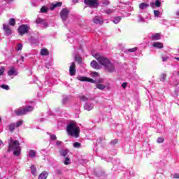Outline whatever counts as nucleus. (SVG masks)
I'll use <instances>...</instances> for the list:
<instances>
[{"instance_id":"14","label":"nucleus","mask_w":179,"mask_h":179,"mask_svg":"<svg viewBox=\"0 0 179 179\" xmlns=\"http://www.w3.org/2000/svg\"><path fill=\"white\" fill-rule=\"evenodd\" d=\"M47 177H48V173L44 171L39 175L38 179H47Z\"/></svg>"},{"instance_id":"34","label":"nucleus","mask_w":179,"mask_h":179,"mask_svg":"<svg viewBox=\"0 0 179 179\" xmlns=\"http://www.w3.org/2000/svg\"><path fill=\"white\" fill-rule=\"evenodd\" d=\"M157 143H163L164 142V138H163L162 137H159L157 139Z\"/></svg>"},{"instance_id":"17","label":"nucleus","mask_w":179,"mask_h":179,"mask_svg":"<svg viewBox=\"0 0 179 179\" xmlns=\"http://www.w3.org/2000/svg\"><path fill=\"white\" fill-rule=\"evenodd\" d=\"M31 173H32L33 176H37V168H36V166L32 165L31 166Z\"/></svg>"},{"instance_id":"47","label":"nucleus","mask_w":179,"mask_h":179,"mask_svg":"<svg viewBox=\"0 0 179 179\" xmlns=\"http://www.w3.org/2000/svg\"><path fill=\"white\" fill-rule=\"evenodd\" d=\"M87 82H90V83H96V81L90 78H88Z\"/></svg>"},{"instance_id":"49","label":"nucleus","mask_w":179,"mask_h":179,"mask_svg":"<svg viewBox=\"0 0 179 179\" xmlns=\"http://www.w3.org/2000/svg\"><path fill=\"white\" fill-rule=\"evenodd\" d=\"M127 85H128L127 83H123L122 84V87H123V89H125V87H127Z\"/></svg>"},{"instance_id":"5","label":"nucleus","mask_w":179,"mask_h":179,"mask_svg":"<svg viewBox=\"0 0 179 179\" xmlns=\"http://www.w3.org/2000/svg\"><path fill=\"white\" fill-rule=\"evenodd\" d=\"M18 33L20 36H24L27 33H29V27L27 24H22L18 28Z\"/></svg>"},{"instance_id":"40","label":"nucleus","mask_w":179,"mask_h":179,"mask_svg":"<svg viewBox=\"0 0 179 179\" xmlns=\"http://www.w3.org/2000/svg\"><path fill=\"white\" fill-rule=\"evenodd\" d=\"M50 141H57V136L54 134H51L50 136Z\"/></svg>"},{"instance_id":"57","label":"nucleus","mask_w":179,"mask_h":179,"mask_svg":"<svg viewBox=\"0 0 179 179\" xmlns=\"http://www.w3.org/2000/svg\"><path fill=\"white\" fill-rule=\"evenodd\" d=\"M10 1H13V0H10Z\"/></svg>"},{"instance_id":"11","label":"nucleus","mask_w":179,"mask_h":179,"mask_svg":"<svg viewBox=\"0 0 179 179\" xmlns=\"http://www.w3.org/2000/svg\"><path fill=\"white\" fill-rule=\"evenodd\" d=\"M90 65L94 69H101V66H100V64H99L96 60L92 61Z\"/></svg>"},{"instance_id":"4","label":"nucleus","mask_w":179,"mask_h":179,"mask_svg":"<svg viewBox=\"0 0 179 179\" xmlns=\"http://www.w3.org/2000/svg\"><path fill=\"white\" fill-rule=\"evenodd\" d=\"M69 16V10L68 8H63L60 11V17L63 22L67 20Z\"/></svg>"},{"instance_id":"38","label":"nucleus","mask_w":179,"mask_h":179,"mask_svg":"<svg viewBox=\"0 0 179 179\" xmlns=\"http://www.w3.org/2000/svg\"><path fill=\"white\" fill-rule=\"evenodd\" d=\"M80 80L81 82H88L89 78H87V77H81Z\"/></svg>"},{"instance_id":"22","label":"nucleus","mask_w":179,"mask_h":179,"mask_svg":"<svg viewBox=\"0 0 179 179\" xmlns=\"http://www.w3.org/2000/svg\"><path fill=\"white\" fill-rule=\"evenodd\" d=\"M167 76V74L166 73H162L159 76V80L161 81V82H164V80H166V78Z\"/></svg>"},{"instance_id":"3","label":"nucleus","mask_w":179,"mask_h":179,"mask_svg":"<svg viewBox=\"0 0 179 179\" xmlns=\"http://www.w3.org/2000/svg\"><path fill=\"white\" fill-rule=\"evenodd\" d=\"M66 132L69 136L79 138V134H80V128L78 127V124H76V122H72L67 125Z\"/></svg>"},{"instance_id":"55","label":"nucleus","mask_w":179,"mask_h":179,"mask_svg":"<svg viewBox=\"0 0 179 179\" xmlns=\"http://www.w3.org/2000/svg\"><path fill=\"white\" fill-rule=\"evenodd\" d=\"M73 2L74 3H78L79 2V0H73Z\"/></svg>"},{"instance_id":"50","label":"nucleus","mask_w":179,"mask_h":179,"mask_svg":"<svg viewBox=\"0 0 179 179\" xmlns=\"http://www.w3.org/2000/svg\"><path fill=\"white\" fill-rule=\"evenodd\" d=\"M57 173L59 174V176H61V174H62V171L59 169H57Z\"/></svg>"},{"instance_id":"54","label":"nucleus","mask_w":179,"mask_h":179,"mask_svg":"<svg viewBox=\"0 0 179 179\" xmlns=\"http://www.w3.org/2000/svg\"><path fill=\"white\" fill-rule=\"evenodd\" d=\"M92 75H94L95 76H97V75H99V73L94 71L92 73Z\"/></svg>"},{"instance_id":"24","label":"nucleus","mask_w":179,"mask_h":179,"mask_svg":"<svg viewBox=\"0 0 179 179\" xmlns=\"http://www.w3.org/2000/svg\"><path fill=\"white\" fill-rule=\"evenodd\" d=\"M96 88L99 90H104L106 89V85L102 84H96Z\"/></svg>"},{"instance_id":"44","label":"nucleus","mask_w":179,"mask_h":179,"mask_svg":"<svg viewBox=\"0 0 179 179\" xmlns=\"http://www.w3.org/2000/svg\"><path fill=\"white\" fill-rule=\"evenodd\" d=\"M117 143H118V140L117 139H114L110 142V145H117Z\"/></svg>"},{"instance_id":"25","label":"nucleus","mask_w":179,"mask_h":179,"mask_svg":"<svg viewBox=\"0 0 179 179\" xmlns=\"http://www.w3.org/2000/svg\"><path fill=\"white\" fill-rule=\"evenodd\" d=\"M29 157H36V151L34 150H29Z\"/></svg>"},{"instance_id":"35","label":"nucleus","mask_w":179,"mask_h":179,"mask_svg":"<svg viewBox=\"0 0 179 179\" xmlns=\"http://www.w3.org/2000/svg\"><path fill=\"white\" fill-rule=\"evenodd\" d=\"M154 15L156 17H159V16H160V11L157 10H155Z\"/></svg>"},{"instance_id":"10","label":"nucleus","mask_w":179,"mask_h":179,"mask_svg":"<svg viewBox=\"0 0 179 179\" xmlns=\"http://www.w3.org/2000/svg\"><path fill=\"white\" fill-rule=\"evenodd\" d=\"M93 22L96 24H103V23H104V20L101 18V17L95 16L93 18Z\"/></svg>"},{"instance_id":"46","label":"nucleus","mask_w":179,"mask_h":179,"mask_svg":"<svg viewBox=\"0 0 179 179\" xmlns=\"http://www.w3.org/2000/svg\"><path fill=\"white\" fill-rule=\"evenodd\" d=\"M56 145H57V146H61V145H62V141H56Z\"/></svg>"},{"instance_id":"1","label":"nucleus","mask_w":179,"mask_h":179,"mask_svg":"<svg viewBox=\"0 0 179 179\" xmlns=\"http://www.w3.org/2000/svg\"><path fill=\"white\" fill-rule=\"evenodd\" d=\"M94 57L98 60L99 64L103 66L104 71L106 72H108V73H113V72H115V66L111 62V61L108 59V58H106L104 56L100 55V53L95 54Z\"/></svg>"},{"instance_id":"39","label":"nucleus","mask_w":179,"mask_h":179,"mask_svg":"<svg viewBox=\"0 0 179 179\" xmlns=\"http://www.w3.org/2000/svg\"><path fill=\"white\" fill-rule=\"evenodd\" d=\"M80 99L82 101H87V100H89V99L85 96H80Z\"/></svg>"},{"instance_id":"29","label":"nucleus","mask_w":179,"mask_h":179,"mask_svg":"<svg viewBox=\"0 0 179 179\" xmlns=\"http://www.w3.org/2000/svg\"><path fill=\"white\" fill-rule=\"evenodd\" d=\"M22 48H23V45L22 43L17 44V48H16L17 51H22Z\"/></svg>"},{"instance_id":"52","label":"nucleus","mask_w":179,"mask_h":179,"mask_svg":"<svg viewBox=\"0 0 179 179\" xmlns=\"http://www.w3.org/2000/svg\"><path fill=\"white\" fill-rule=\"evenodd\" d=\"M105 12H106V13L110 14V13H111L112 11H111V9H108Z\"/></svg>"},{"instance_id":"53","label":"nucleus","mask_w":179,"mask_h":179,"mask_svg":"<svg viewBox=\"0 0 179 179\" xmlns=\"http://www.w3.org/2000/svg\"><path fill=\"white\" fill-rule=\"evenodd\" d=\"M88 106H89V104H85V110H87L88 111H90V109L87 108Z\"/></svg>"},{"instance_id":"8","label":"nucleus","mask_w":179,"mask_h":179,"mask_svg":"<svg viewBox=\"0 0 179 179\" xmlns=\"http://www.w3.org/2000/svg\"><path fill=\"white\" fill-rule=\"evenodd\" d=\"M69 73L71 76H73L76 73V64L75 62L71 63L69 68Z\"/></svg>"},{"instance_id":"27","label":"nucleus","mask_w":179,"mask_h":179,"mask_svg":"<svg viewBox=\"0 0 179 179\" xmlns=\"http://www.w3.org/2000/svg\"><path fill=\"white\" fill-rule=\"evenodd\" d=\"M60 155H61V156H63L64 157H66V155H68L67 150H63L60 151Z\"/></svg>"},{"instance_id":"20","label":"nucleus","mask_w":179,"mask_h":179,"mask_svg":"<svg viewBox=\"0 0 179 179\" xmlns=\"http://www.w3.org/2000/svg\"><path fill=\"white\" fill-rule=\"evenodd\" d=\"M146 8H149V4L146 3H141L139 5V8L140 9H146Z\"/></svg>"},{"instance_id":"26","label":"nucleus","mask_w":179,"mask_h":179,"mask_svg":"<svg viewBox=\"0 0 179 179\" xmlns=\"http://www.w3.org/2000/svg\"><path fill=\"white\" fill-rule=\"evenodd\" d=\"M15 123H11L10 124H9V131H10V132H13V131H15Z\"/></svg>"},{"instance_id":"7","label":"nucleus","mask_w":179,"mask_h":179,"mask_svg":"<svg viewBox=\"0 0 179 179\" xmlns=\"http://www.w3.org/2000/svg\"><path fill=\"white\" fill-rule=\"evenodd\" d=\"M3 30L6 36H10V34H12V29L8 24H3Z\"/></svg>"},{"instance_id":"28","label":"nucleus","mask_w":179,"mask_h":179,"mask_svg":"<svg viewBox=\"0 0 179 179\" xmlns=\"http://www.w3.org/2000/svg\"><path fill=\"white\" fill-rule=\"evenodd\" d=\"M16 73V71H15V69H11L10 71L8 72V76H12V75H15Z\"/></svg>"},{"instance_id":"42","label":"nucleus","mask_w":179,"mask_h":179,"mask_svg":"<svg viewBox=\"0 0 179 179\" xmlns=\"http://www.w3.org/2000/svg\"><path fill=\"white\" fill-rule=\"evenodd\" d=\"M1 89H4L5 90H9V86L6 85H1Z\"/></svg>"},{"instance_id":"15","label":"nucleus","mask_w":179,"mask_h":179,"mask_svg":"<svg viewBox=\"0 0 179 179\" xmlns=\"http://www.w3.org/2000/svg\"><path fill=\"white\" fill-rule=\"evenodd\" d=\"M155 6L157 8H160L162 6V3L159 0H156L155 3H150V6L155 8Z\"/></svg>"},{"instance_id":"41","label":"nucleus","mask_w":179,"mask_h":179,"mask_svg":"<svg viewBox=\"0 0 179 179\" xmlns=\"http://www.w3.org/2000/svg\"><path fill=\"white\" fill-rule=\"evenodd\" d=\"M5 72V67L2 66L0 69V76H2L3 75V73Z\"/></svg>"},{"instance_id":"6","label":"nucleus","mask_w":179,"mask_h":179,"mask_svg":"<svg viewBox=\"0 0 179 179\" xmlns=\"http://www.w3.org/2000/svg\"><path fill=\"white\" fill-rule=\"evenodd\" d=\"M84 3L90 6H95V8H97L99 6V0H84Z\"/></svg>"},{"instance_id":"36","label":"nucleus","mask_w":179,"mask_h":179,"mask_svg":"<svg viewBox=\"0 0 179 179\" xmlns=\"http://www.w3.org/2000/svg\"><path fill=\"white\" fill-rule=\"evenodd\" d=\"M20 125H23V120H19L18 122H17L15 127L16 128H19Z\"/></svg>"},{"instance_id":"43","label":"nucleus","mask_w":179,"mask_h":179,"mask_svg":"<svg viewBox=\"0 0 179 179\" xmlns=\"http://www.w3.org/2000/svg\"><path fill=\"white\" fill-rule=\"evenodd\" d=\"M64 164L66 165V166H68V164H69V157H65V161H64Z\"/></svg>"},{"instance_id":"33","label":"nucleus","mask_w":179,"mask_h":179,"mask_svg":"<svg viewBox=\"0 0 179 179\" xmlns=\"http://www.w3.org/2000/svg\"><path fill=\"white\" fill-rule=\"evenodd\" d=\"M81 146H82V144L80 143L75 142L73 143V148H80Z\"/></svg>"},{"instance_id":"13","label":"nucleus","mask_w":179,"mask_h":179,"mask_svg":"<svg viewBox=\"0 0 179 179\" xmlns=\"http://www.w3.org/2000/svg\"><path fill=\"white\" fill-rule=\"evenodd\" d=\"M34 110V107L31 106H28L24 108V111L25 113V115L27 114V113H31Z\"/></svg>"},{"instance_id":"30","label":"nucleus","mask_w":179,"mask_h":179,"mask_svg":"<svg viewBox=\"0 0 179 179\" xmlns=\"http://www.w3.org/2000/svg\"><path fill=\"white\" fill-rule=\"evenodd\" d=\"M48 12V8H47V7H45V6H43L41 8V13H47Z\"/></svg>"},{"instance_id":"9","label":"nucleus","mask_w":179,"mask_h":179,"mask_svg":"<svg viewBox=\"0 0 179 179\" xmlns=\"http://www.w3.org/2000/svg\"><path fill=\"white\" fill-rule=\"evenodd\" d=\"M14 113H15L16 115H17V117H20L22 115H26L25 113H24V108H19L18 109L15 110L14 111Z\"/></svg>"},{"instance_id":"32","label":"nucleus","mask_w":179,"mask_h":179,"mask_svg":"<svg viewBox=\"0 0 179 179\" xmlns=\"http://www.w3.org/2000/svg\"><path fill=\"white\" fill-rule=\"evenodd\" d=\"M120 22H121V17H116L113 20V22L115 23V24H117V23H120Z\"/></svg>"},{"instance_id":"56","label":"nucleus","mask_w":179,"mask_h":179,"mask_svg":"<svg viewBox=\"0 0 179 179\" xmlns=\"http://www.w3.org/2000/svg\"><path fill=\"white\" fill-rule=\"evenodd\" d=\"M1 118L0 117V122H1Z\"/></svg>"},{"instance_id":"2","label":"nucleus","mask_w":179,"mask_h":179,"mask_svg":"<svg viewBox=\"0 0 179 179\" xmlns=\"http://www.w3.org/2000/svg\"><path fill=\"white\" fill-rule=\"evenodd\" d=\"M12 150H13L14 156H20V152H22L20 143L18 141H13V139L10 138L8 141V149L7 152L9 153Z\"/></svg>"},{"instance_id":"31","label":"nucleus","mask_w":179,"mask_h":179,"mask_svg":"<svg viewBox=\"0 0 179 179\" xmlns=\"http://www.w3.org/2000/svg\"><path fill=\"white\" fill-rule=\"evenodd\" d=\"M75 61L78 62V64H82V57H80V56H76Z\"/></svg>"},{"instance_id":"12","label":"nucleus","mask_w":179,"mask_h":179,"mask_svg":"<svg viewBox=\"0 0 179 179\" xmlns=\"http://www.w3.org/2000/svg\"><path fill=\"white\" fill-rule=\"evenodd\" d=\"M52 6L50 7V10H54L55 8H59V6H62V2H57L56 3H52Z\"/></svg>"},{"instance_id":"45","label":"nucleus","mask_w":179,"mask_h":179,"mask_svg":"<svg viewBox=\"0 0 179 179\" xmlns=\"http://www.w3.org/2000/svg\"><path fill=\"white\" fill-rule=\"evenodd\" d=\"M103 5H105V6H107L108 5H110V1L108 0H105L103 3Z\"/></svg>"},{"instance_id":"18","label":"nucleus","mask_w":179,"mask_h":179,"mask_svg":"<svg viewBox=\"0 0 179 179\" xmlns=\"http://www.w3.org/2000/svg\"><path fill=\"white\" fill-rule=\"evenodd\" d=\"M50 52L48 49H41V55L47 56L49 55Z\"/></svg>"},{"instance_id":"48","label":"nucleus","mask_w":179,"mask_h":179,"mask_svg":"<svg viewBox=\"0 0 179 179\" xmlns=\"http://www.w3.org/2000/svg\"><path fill=\"white\" fill-rule=\"evenodd\" d=\"M162 58L163 62H166V61H167V59H169L168 57H162Z\"/></svg>"},{"instance_id":"51","label":"nucleus","mask_w":179,"mask_h":179,"mask_svg":"<svg viewBox=\"0 0 179 179\" xmlns=\"http://www.w3.org/2000/svg\"><path fill=\"white\" fill-rule=\"evenodd\" d=\"M173 178H179V175H178V173H174V174H173Z\"/></svg>"},{"instance_id":"23","label":"nucleus","mask_w":179,"mask_h":179,"mask_svg":"<svg viewBox=\"0 0 179 179\" xmlns=\"http://www.w3.org/2000/svg\"><path fill=\"white\" fill-rule=\"evenodd\" d=\"M35 23L36 24H41V23H45L44 22V19H41V18H37L36 20H35Z\"/></svg>"},{"instance_id":"19","label":"nucleus","mask_w":179,"mask_h":179,"mask_svg":"<svg viewBox=\"0 0 179 179\" xmlns=\"http://www.w3.org/2000/svg\"><path fill=\"white\" fill-rule=\"evenodd\" d=\"M152 39L155 41H157V40H160V34L157 33L152 36Z\"/></svg>"},{"instance_id":"21","label":"nucleus","mask_w":179,"mask_h":179,"mask_svg":"<svg viewBox=\"0 0 179 179\" xmlns=\"http://www.w3.org/2000/svg\"><path fill=\"white\" fill-rule=\"evenodd\" d=\"M8 24H10V26H15L16 20H15V18H10L8 21Z\"/></svg>"},{"instance_id":"16","label":"nucleus","mask_w":179,"mask_h":179,"mask_svg":"<svg viewBox=\"0 0 179 179\" xmlns=\"http://www.w3.org/2000/svg\"><path fill=\"white\" fill-rule=\"evenodd\" d=\"M152 47H155V48H163V43L160 42H156L153 43Z\"/></svg>"},{"instance_id":"37","label":"nucleus","mask_w":179,"mask_h":179,"mask_svg":"<svg viewBox=\"0 0 179 179\" xmlns=\"http://www.w3.org/2000/svg\"><path fill=\"white\" fill-rule=\"evenodd\" d=\"M129 52H135L136 51H138V48L135 47L131 49H128Z\"/></svg>"}]
</instances>
